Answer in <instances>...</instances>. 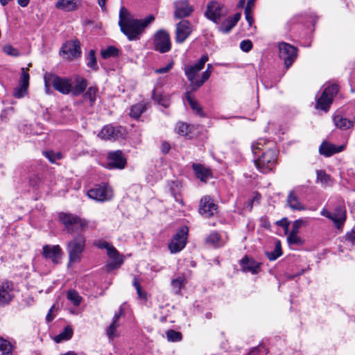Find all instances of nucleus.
I'll use <instances>...</instances> for the list:
<instances>
[{"label":"nucleus","mask_w":355,"mask_h":355,"mask_svg":"<svg viewBox=\"0 0 355 355\" xmlns=\"http://www.w3.org/2000/svg\"><path fill=\"white\" fill-rule=\"evenodd\" d=\"M153 15H148L144 19H137L128 10L122 7L119 11V26L121 31L128 37V40H139L146 28L154 21Z\"/></svg>","instance_id":"obj_1"},{"label":"nucleus","mask_w":355,"mask_h":355,"mask_svg":"<svg viewBox=\"0 0 355 355\" xmlns=\"http://www.w3.org/2000/svg\"><path fill=\"white\" fill-rule=\"evenodd\" d=\"M60 223L64 226L67 233L73 235L81 234L89 228H94L88 220L82 218L73 214L60 213L59 214Z\"/></svg>","instance_id":"obj_2"},{"label":"nucleus","mask_w":355,"mask_h":355,"mask_svg":"<svg viewBox=\"0 0 355 355\" xmlns=\"http://www.w3.org/2000/svg\"><path fill=\"white\" fill-rule=\"evenodd\" d=\"M269 148L255 159L257 168L263 173L271 171L277 162L278 150L275 143H269Z\"/></svg>","instance_id":"obj_3"},{"label":"nucleus","mask_w":355,"mask_h":355,"mask_svg":"<svg viewBox=\"0 0 355 355\" xmlns=\"http://www.w3.org/2000/svg\"><path fill=\"white\" fill-rule=\"evenodd\" d=\"M208 60V55L205 54L201 56L197 62L185 64L184 66L183 70L187 80L190 82V87L192 92L198 90L202 86L200 85V77L198 78V73L204 68Z\"/></svg>","instance_id":"obj_4"},{"label":"nucleus","mask_w":355,"mask_h":355,"mask_svg":"<svg viewBox=\"0 0 355 355\" xmlns=\"http://www.w3.org/2000/svg\"><path fill=\"white\" fill-rule=\"evenodd\" d=\"M86 246V238L82 234L76 235L67 243L66 249L69 256V263H78Z\"/></svg>","instance_id":"obj_5"},{"label":"nucleus","mask_w":355,"mask_h":355,"mask_svg":"<svg viewBox=\"0 0 355 355\" xmlns=\"http://www.w3.org/2000/svg\"><path fill=\"white\" fill-rule=\"evenodd\" d=\"M44 85L46 87H49V84L53 87V88L62 93V94H68L71 90V80L67 78H62L55 74L46 73L44 77Z\"/></svg>","instance_id":"obj_6"},{"label":"nucleus","mask_w":355,"mask_h":355,"mask_svg":"<svg viewBox=\"0 0 355 355\" xmlns=\"http://www.w3.org/2000/svg\"><path fill=\"white\" fill-rule=\"evenodd\" d=\"M338 89V85L336 84L327 85L322 91L321 96L317 99L315 107L327 112Z\"/></svg>","instance_id":"obj_7"},{"label":"nucleus","mask_w":355,"mask_h":355,"mask_svg":"<svg viewBox=\"0 0 355 355\" xmlns=\"http://www.w3.org/2000/svg\"><path fill=\"white\" fill-rule=\"evenodd\" d=\"M188 233L189 228L187 226H182L177 231L168 243L171 253L179 252L184 248L187 243Z\"/></svg>","instance_id":"obj_8"},{"label":"nucleus","mask_w":355,"mask_h":355,"mask_svg":"<svg viewBox=\"0 0 355 355\" xmlns=\"http://www.w3.org/2000/svg\"><path fill=\"white\" fill-rule=\"evenodd\" d=\"M278 46L279 56L284 61L286 68L288 69L297 57V49L286 42H280Z\"/></svg>","instance_id":"obj_9"},{"label":"nucleus","mask_w":355,"mask_h":355,"mask_svg":"<svg viewBox=\"0 0 355 355\" xmlns=\"http://www.w3.org/2000/svg\"><path fill=\"white\" fill-rule=\"evenodd\" d=\"M89 198L99 202L110 200L113 197V191L107 184L97 185L87 191Z\"/></svg>","instance_id":"obj_10"},{"label":"nucleus","mask_w":355,"mask_h":355,"mask_svg":"<svg viewBox=\"0 0 355 355\" xmlns=\"http://www.w3.org/2000/svg\"><path fill=\"white\" fill-rule=\"evenodd\" d=\"M154 49L161 53L168 52L171 49L169 33L163 29L159 30L154 35Z\"/></svg>","instance_id":"obj_11"},{"label":"nucleus","mask_w":355,"mask_h":355,"mask_svg":"<svg viewBox=\"0 0 355 355\" xmlns=\"http://www.w3.org/2000/svg\"><path fill=\"white\" fill-rule=\"evenodd\" d=\"M125 130L121 126L105 125L98 134V137L103 140H116L123 137Z\"/></svg>","instance_id":"obj_12"},{"label":"nucleus","mask_w":355,"mask_h":355,"mask_svg":"<svg viewBox=\"0 0 355 355\" xmlns=\"http://www.w3.org/2000/svg\"><path fill=\"white\" fill-rule=\"evenodd\" d=\"M198 211L205 218H211L218 213V205L209 196L202 197L200 201Z\"/></svg>","instance_id":"obj_13"},{"label":"nucleus","mask_w":355,"mask_h":355,"mask_svg":"<svg viewBox=\"0 0 355 355\" xmlns=\"http://www.w3.org/2000/svg\"><path fill=\"white\" fill-rule=\"evenodd\" d=\"M321 215L333 220L337 228H339L346 219L345 209L341 206L337 207L334 212L323 209Z\"/></svg>","instance_id":"obj_14"},{"label":"nucleus","mask_w":355,"mask_h":355,"mask_svg":"<svg viewBox=\"0 0 355 355\" xmlns=\"http://www.w3.org/2000/svg\"><path fill=\"white\" fill-rule=\"evenodd\" d=\"M60 54L67 60H72L81 54V51L78 41H68L64 43L61 49Z\"/></svg>","instance_id":"obj_15"},{"label":"nucleus","mask_w":355,"mask_h":355,"mask_svg":"<svg viewBox=\"0 0 355 355\" xmlns=\"http://www.w3.org/2000/svg\"><path fill=\"white\" fill-rule=\"evenodd\" d=\"M193 27L188 20H182L176 24L175 42L183 43L192 33Z\"/></svg>","instance_id":"obj_16"},{"label":"nucleus","mask_w":355,"mask_h":355,"mask_svg":"<svg viewBox=\"0 0 355 355\" xmlns=\"http://www.w3.org/2000/svg\"><path fill=\"white\" fill-rule=\"evenodd\" d=\"M63 252L59 245H45L42 248V255L45 259H51L54 264L60 262Z\"/></svg>","instance_id":"obj_17"},{"label":"nucleus","mask_w":355,"mask_h":355,"mask_svg":"<svg viewBox=\"0 0 355 355\" xmlns=\"http://www.w3.org/2000/svg\"><path fill=\"white\" fill-rule=\"evenodd\" d=\"M174 17L182 19L191 15L193 11V7L189 4L188 0H179L174 3Z\"/></svg>","instance_id":"obj_18"},{"label":"nucleus","mask_w":355,"mask_h":355,"mask_svg":"<svg viewBox=\"0 0 355 355\" xmlns=\"http://www.w3.org/2000/svg\"><path fill=\"white\" fill-rule=\"evenodd\" d=\"M21 71L19 85L15 88L13 92V96L17 98H21L25 96L29 85V73L24 68H22Z\"/></svg>","instance_id":"obj_19"},{"label":"nucleus","mask_w":355,"mask_h":355,"mask_svg":"<svg viewBox=\"0 0 355 355\" xmlns=\"http://www.w3.org/2000/svg\"><path fill=\"white\" fill-rule=\"evenodd\" d=\"M205 15L209 19L217 24L223 15V6L216 1H212L207 4Z\"/></svg>","instance_id":"obj_20"},{"label":"nucleus","mask_w":355,"mask_h":355,"mask_svg":"<svg viewBox=\"0 0 355 355\" xmlns=\"http://www.w3.org/2000/svg\"><path fill=\"white\" fill-rule=\"evenodd\" d=\"M14 297L13 284L10 282H6L0 285V306L10 303Z\"/></svg>","instance_id":"obj_21"},{"label":"nucleus","mask_w":355,"mask_h":355,"mask_svg":"<svg viewBox=\"0 0 355 355\" xmlns=\"http://www.w3.org/2000/svg\"><path fill=\"white\" fill-rule=\"evenodd\" d=\"M107 166L109 168H123L126 164V159L121 150L111 152L107 156Z\"/></svg>","instance_id":"obj_22"},{"label":"nucleus","mask_w":355,"mask_h":355,"mask_svg":"<svg viewBox=\"0 0 355 355\" xmlns=\"http://www.w3.org/2000/svg\"><path fill=\"white\" fill-rule=\"evenodd\" d=\"M192 168L196 177L200 179L201 182H206L212 178L211 171L201 164L193 163Z\"/></svg>","instance_id":"obj_23"},{"label":"nucleus","mask_w":355,"mask_h":355,"mask_svg":"<svg viewBox=\"0 0 355 355\" xmlns=\"http://www.w3.org/2000/svg\"><path fill=\"white\" fill-rule=\"evenodd\" d=\"M242 270L244 272L257 274L260 270V263L255 261L253 259L244 257L240 261Z\"/></svg>","instance_id":"obj_24"},{"label":"nucleus","mask_w":355,"mask_h":355,"mask_svg":"<svg viewBox=\"0 0 355 355\" xmlns=\"http://www.w3.org/2000/svg\"><path fill=\"white\" fill-rule=\"evenodd\" d=\"M122 314L123 309L120 308L119 311L114 314L111 324L106 329V334L110 340H113L114 338H117L119 336V334L117 331V328L119 327V321Z\"/></svg>","instance_id":"obj_25"},{"label":"nucleus","mask_w":355,"mask_h":355,"mask_svg":"<svg viewBox=\"0 0 355 355\" xmlns=\"http://www.w3.org/2000/svg\"><path fill=\"white\" fill-rule=\"evenodd\" d=\"M107 254L112 259V262L107 264L109 270L115 269L123 263V257L119 254V252L113 245L107 249Z\"/></svg>","instance_id":"obj_26"},{"label":"nucleus","mask_w":355,"mask_h":355,"mask_svg":"<svg viewBox=\"0 0 355 355\" xmlns=\"http://www.w3.org/2000/svg\"><path fill=\"white\" fill-rule=\"evenodd\" d=\"M287 205L295 211H303L306 209V206L300 200L295 190L291 191L286 200Z\"/></svg>","instance_id":"obj_27"},{"label":"nucleus","mask_w":355,"mask_h":355,"mask_svg":"<svg viewBox=\"0 0 355 355\" xmlns=\"http://www.w3.org/2000/svg\"><path fill=\"white\" fill-rule=\"evenodd\" d=\"M345 148L344 145L336 146L328 142L324 141L319 148V152L321 155L326 157H330L335 153L343 151Z\"/></svg>","instance_id":"obj_28"},{"label":"nucleus","mask_w":355,"mask_h":355,"mask_svg":"<svg viewBox=\"0 0 355 355\" xmlns=\"http://www.w3.org/2000/svg\"><path fill=\"white\" fill-rule=\"evenodd\" d=\"M269 143H274L266 139H259L257 141L252 144L251 148L254 155H257L259 151H266L269 148Z\"/></svg>","instance_id":"obj_29"},{"label":"nucleus","mask_w":355,"mask_h":355,"mask_svg":"<svg viewBox=\"0 0 355 355\" xmlns=\"http://www.w3.org/2000/svg\"><path fill=\"white\" fill-rule=\"evenodd\" d=\"M87 85V80L84 78L78 76L75 79L74 87L71 86V92L72 93L73 96H78L85 91Z\"/></svg>","instance_id":"obj_30"},{"label":"nucleus","mask_w":355,"mask_h":355,"mask_svg":"<svg viewBox=\"0 0 355 355\" xmlns=\"http://www.w3.org/2000/svg\"><path fill=\"white\" fill-rule=\"evenodd\" d=\"M78 1V0H59L55 4V7L58 9L69 12L76 9Z\"/></svg>","instance_id":"obj_31"},{"label":"nucleus","mask_w":355,"mask_h":355,"mask_svg":"<svg viewBox=\"0 0 355 355\" xmlns=\"http://www.w3.org/2000/svg\"><path fill=\"white\" fill-rule=\"evenodd\" d=\"M335 125L343 130L349 129L353 126V122L340 114H336L333 118Z\"/></svg>","instance_id":"obj_32"},{"label":"nucleus","mask_w":355,"mask_h":355,"mask_svg":"<svg viewBox=\"0 0 355 355\" xmlns=\"http://www.w3.org/2000/svg\"><path fill=\"white\" fill-rule=\"evenodd\" d=\"M317 178L316 182L320 183L323 187L331 186L333 180L331 176L326 173L324 171L318 170L316 171Z\"/></svg>","instance_id":"obj_33"},{"label":"nucleus","mask_w":355,"mask_h":355,"mask_svg":"<svg viewBox=\"0 0 355 355\" xmlns=\"http://www.w3.org/2000/svg\"><path fill=\"white\" fill-rule=\"evenodd\" d=\"M147 103L141 102L132 106L130 115L131 117L138 119L146 110Z\"/></svg>","instance_id":"obj_34"},{"label":"nucleus","mask_w":355,"mask_h":355,"mask_svg":"<svg viewBox=\"0 0 355 355\" xmlns=\"http://www.w3.org/2000/svg\"><path fill=\"white\" fill-rule=\"evenodd\" d=\"M185 98L187 99L192 110L196 111L197 114H198L200 116H204V113L202 110L201 107L198 103V102L192 98L189 92H187L185 93Z\"/></svg>","instance_id":"obj_35"},{"label":"nucleus","mask_w":355,"mask_h":355,"mask_svg":"<svg viewBox=\"0 0 355 355\" xmlns=\"http://www.w3.org/2000/svg\"><path fill=\"white\" fill-rule=\"evenodd\" d=\"M73 329L71 327L67 326L63 331L54 338L56 343L69 340L73 336Z\"/></svg>","instance_id":"obj_36"},{"label":"nucleus","mask_w":355,"mask_h":355,"mask_svg":"<svg viewBox=\"0 0 355 355\" xmlns=\"http://www.w3.org/2000/svg\"><path fill=\"white\" fill-rule=\"evenodd\" d=\"M13 347L7 340L0 337V355H12Z\"/></svg>","instance_id":"obj_37"},{"label":"nucleus","mask_w":355,"mask_h":355,"mask_svg":"<svg viewBox=\"0 0 355 355\" xmlns=\"http://www.w3.org/2000/svg\"><path fill=\"white\" fill-rule=\"evenodd\" d=\"M268 259L270 261H275L282 254L281 243L279 241L275 242V249L272 252H267L266 253Z\"/></svg>","instance_id":"obj_38"},{"label":"nucleus","mask_w":355,"mask_h":355,"mask_svg":"<svg viewBox=\"0 0 355 355\" xmlns=\"http://www.w3.org/2000/svg\"><path fill=\"white\" fill-rule=\"evenodd\" d=\"M67 297L76 306H79L82 301V297L75 290H69L67 292Z\"/></svg>","instance_id":"obj_39"},{"label":"nucleus","mask_w":355,"mask_h":355,"mask_svg":"<svg viewBox=\"0 0 355 355\" xmlns=\"http://www.w3.org/2000/svg\"><path fill=\"white\" fill-rule=\"evenodd\" d=\"M186 279L184 277H178L171 281V286L174 292L177 294L180 293V291L184 285Z\"/></svg>","instance_id":"obj_40"},{"label":"nucleus","mask_w":355,"mask_h":355,"mask_svg":"<svg viewBox=\"0 0 355 355\" xmlns=\"http://www.w3.org/2000/svg\"><path fill=\"white\" fill-rule=\"evenodd\" d=\"M152 96L155 101H157V103L163 107H168L169 106L170 102L168 98L161 94H157L155 89L153 91Z\"/></svg>","instance_id":"obj_41"},{"label":"nucleus","mask_w":355,"mask_h":355,"mask_svg":"<svg viewBox=\"0 0 355 355\" xmlns=\"http://www.w3.org/2000/svg\"><path fill=\"white\" fill-rule=\"evenodd\" d=\"M87 66L94 71H97L98 69L95 56V51L94 50H90L89 51L87 56Z\"/></svg>","instance_id":"obj_42"},{"label":"nucleus","mask_w":355,"mask_h":355,"mask_svg":"<svg viewBox=\"0 0 355 355\" xmlns=\"http://www.w3.org/2000/svg\"><path fill=\"white\" fill-rule=\"evenodd\" d=\"M119 49L113 46H108L107 49L102 50L101 56L104 59L116 57L119 55Z\"/></svg>","instance_id":"obj_43"},{"label":"nucleus","mask_w":355,"mask_h":355,"mask_svg":"<svg viewBox=\"0 0 355 355\" xmlns=\"http://www.w3.org/2000/svg\"><path fill=\"white\" fill-rule=\"evenodd\" d=\"M167 340L170 342H179L182 340V336L180 331L173 329L168 330L166 332Z\"/></svg>","instance_id":"obj_44"},{"label":"nucleus","mask_w":355,"mask_h":355,"mask_svg":"<svg viewBox=\"0 0 355 355\" xmlns=\"http://www.w3.org/2000/svg\"><path fill=\"white\" fill-rule=\"evenodd\" d=\"M308 223H309L308 218H300V219L295 220L293 223L292 230H291V232L294 233V234L295 233L298 234L299 230L302 227L307 225Z\"/></svg>","instance_id":"obj_45"},{"label":"nucleus","mask_w":355,"mask_h":355,"mask_svg":"<svg viewBox=\"0 0 355 355\" xmlns=\"http://www.w3.org/2000/svg\"><path fill=\"white\" fill-rule=\"evenodd\" d=\"M236 25L230 19H226L218 27L220 32L228 33Z\"/></svg>","instance_id":"obj_46"},{"label":"nucleus","mask_w":355,"mask_h":355,"mask_svg":"<svg viewBox=\"0 0 355 355\" xmlns=\"http://www.w3.org/2000/svg\"><path fill=\"white\" fill-rule=\"evenodd\" d=\"M287 241L290 245H300L303 243L302 239L296 233L290 232L287 237Z\"/></svg>","instance_id":"obj_47"},{"label":"nucleus","mask_w":355,"mask_h":355,"mask_svg":"<svg viewBox=\"0 0 355 355\" xmlns=\"http://www.w3.org/2000/svg\"><path fill=\"white\" fill-rule=\"evenodd\" d=\"M96 92L97 89L96 87H90L84 94V97L85 99H88L92 105L96 101Z\"/></svg>","instance_id":"obj_48"},{"label":"nucleus","mask_w":355,"mask_h":355,"mask_svg":"<svg viewBox=\"0 0 355 355\" xmlns=\"http://www.w3.org/2000/svg\"><path fill=\"white\" fill-rule=\"evenodd\" d=\"M190 126L184 123H178L177 132L182 136H188L190 132Z\"/></svg>","instance_id":"obj_49"},{"label":"nucleus","mask_w":355,"mask_h":355,"mask_svg":"<svg viewBox=\"0 0 355 355\" xmlns=\"http://www.w3.org/2000/svg\"><path fill=\"white\" fill-rule=\"evenodd\" d=\"M211 72L212 65L211 64H208L207 69L202 72L200 76V85H203V84L210 78Z\"/></svg>","instance_id":"obj_50"},{"label":"nucleus","mask_w":355,"mask_h":355,"mask_svg":"<svg viewBox=\"0 0 355 355\" xmlns=\"http://www.w3.org/2000/svg\"><path fill=\"white\" fill-rule=\"evenodd\" d=\"M133 286H135V289L137 291L138 297L140 299L146 300V294L145 292H144L142 291L141 286V285H140L139 282H138L137 278L136 277H135L134 279H133Z\"/></svg>","instance_id":"obj_51"},{"label":"nucleus","mask_w":355,"mask_h":355,"mask_svg":"<svg viewBox=\"0 0 355 355\" xmlns=\"http://www.w3.org/2000/svg\"><path fill=\"white\" fill-rule=\"evenodd\" d=\"M46 157L51 162L55 163L57 160L62 158L60 153H54L53 151L44 152Z\"/></svg>","instance_id":"obj_52"},{"label":"nucleus","mask_w":355,"mask_h":355,"mask_svg":"<svg viewBox=\"0 0 355 355\" xmlns=\"http://www.w3.org/2000/svg\"><path fill=\"white\" fill-rule=\"evenodd\" d=\"M345 242L347 245L355 246V228L346 234Z\"/></svg>","instance_id":"obj_53"},{"label":"nucleus","mask_w":355,"mask_h":355,"mask_svg":"<svg viewBox=\"0 0 355 355\" xmlns=\"http://www.w3.org/2000/svg\"><path fill=\"white\" fill-rule=\"evenodd\" d=\"M220 235L217 232L211 233L206 239L207 243L216 245L220 241Z\"/></svg>","instance_id":"obj_54"},{"label":"nucleus","mask_w":355,"mask_h":355,"mask_svg":"<svg viewBox=\"0 0 355 355\" xmlns=\"http://www.w3.org/2000/svg\"><path fill=\"white\" fill-rule=\"evenodd\" d=\"M240 48L244 52H249L252 49V43L249 40H244L241 42Z\"/></svg>","instance_id":"obj_55"},{"label":"nucleus","mask_w":355,"mask_h":355,"mask_svg":"<svg viewBox=\"0 0 355 355\" xmlns=\"http://www.w3.org/2000/svg\"><path fill=\"white\" fill-rule=\"evenodd\" d=\"M94 245H96L98 248L105 249L107 251V249L110 248L112 245L107 241H102V240L95 241Z\"/></svg>","instance_id":"obj_56"},{"label":"nucleus","mask_w":355,"mask_h":355,"mask_svg":"<svg viewBox=\"0 0 355 355\" xmlns=\"http://www.w3.org/2000/svg\"><path fill=\"white\" fill-rule=\"evenodd\" d=\"M3 51L8 54V55H14V56H16L18 55V52H17V50L15 49V48H13L12 46L10 45H6L3 47Z\"/></svg>","instance_id":"obj_57"},{"label":"nucleus","mask_w":355,"mask_h":355,"mask_svg":"<svg viewBox=\"0 0 355 355\" xmlns=\"http://www.w3.org/2000/svg\"><path fill=\"white\" fill-rule=\"evenodd\" d=\"M173 63L171 62L168 63L166 67H161L155 70L156 73H166L168 72L173 67Z\"/></svg>","instance_id":"obj_58"},{"label":"nucleus","mask_w":355,"mask_h":355,"mask_svg":"<svg viewBox=\"0 0 355 355\" xmlns=\"http://www.w3.org/2000/svg\"><path fill=\"white\" fill-rule=\"evenodd\" d=\"M245 19L248 23V25L251 26L254 22V19L252 16V10H246L245 9Z\"/></svg>","instance_id":"obj_59"},{"label":"nucleus","mask_w":355,"mask_h":355,"mask_svg":"<svg viewBox=\"0 0 355 355\" xmlns=\"http://www.w3.org/2000/svg\"><path fill=\"white\" fill-rule=\"evenodd\" d=\"M277 224L279 226H281L283 228L288 230L290 223L286 218H284L280 220L277 221Z\"/></svg>","instance_id":"obj_60"},{"label":"nucleus","mask_w":355,"mask_h":355,"mask_svg":"<svg viewBox=\"0 0 355 355\" xmlns=\"http://www.w3.org/2000/svg\"><path fill=\"white\" fill-rule=\"evenodd\" d=\"M170 148H171V146L168 142L164 141L162 144L161 150L164 154L168 153V151L170 150Z\"/></svg>","instance_id":"obj_61"},{"label":"nucleus","mask_w":355,"mask_h":355,"mask_svg":"<svg viewBox=\"0 0 355 355\" xmlns=\"http://www.w3.org/2000/svg\"><path fill=\"white\" fill-rule=\"evenodd\" d=\"M241 16V13H236L233 16L229 17L228 19H230L236 25L239 21Z\"/></svg>","instance_id":"obj_62"},{"label":"nucleus","mask_w":355,"mask_h":355,"mask_svg":"<svg viewBox=\"0 0 355 355\" xmlns=\"http://www.w3.org/2000/svg\"><path fill=\"white\" fill-rule=\"evenodd\" d=\"M257 0H248L247 4L245 7V9L246 10H252V11L254 9V3Z\"/></svg>","instance_id":"obj_63"},{"label":"nucleus","mask_w":355,"mask_h":355,"mask_svg":"<svg viewBox=\"0 0 355 355\" xmlns=\"http://www.w3.org/2000/svg\"><path fill=\"white\" fill-rule=\"evenodd\" d=\"M54 308H55V305H53L51 306V308L50 309L48 314L46 315V320L47 322H51L53 320L54 316L51 314V313H52L53 310L54 309Z\"/></svg>","instance_id":"obj_64"}]
</instances>
